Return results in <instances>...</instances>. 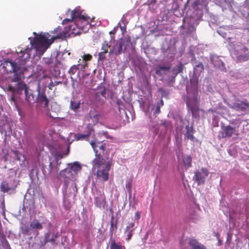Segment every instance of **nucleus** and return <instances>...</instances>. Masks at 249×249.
<instances>
[{
    "mask_svg": "<svg viewBox=\"0 0 249 249\" xmlns=\"http://www.w3.org/2000/svg\"><path fill=\"white\" fill-rule=\"evenodd\" d=\"M71 175V173L70 172V171L65 169L60 172L58 177L63 178L64 179L65 187L66 188V194L69 193V194H71V195H72L73 196H75L77 193L76 183L74 182L73 181L68 182V180L67 179V178H69L70 177V176Z\"/></svg>",
    "mask_w": 249,
    "mask_h": 249,
    "instance_id": "3",
    "label": "nucleus"
},
{
    "mask_svg": "<svg viewBox=\"0 0 249 249\" xmlns=\"http://www.w3.org/2000/svg\"><path fill=\"white\" fill-rule=\"evenodd\" d=\"M108 47H109L108 45L107 44V43L105 42L102 45V49L103 52H105L106 53L107 52V49H108Z\"/></svg>",
    "mask_w": 249,
    "mask_h": 249,
    "instance_id": "39",
    "label": "nucleus"
},
{
    "mask_svg": "<svg viewBox=\"0 0 249 249\" xmlns=\"http://www.w3.org/2000/svg\"><path fill=\"white\" fill-rule=\"evenodd\" d=\"M0 241L3 249H11L10 245L4 236H2L0 237Z\"/></svg>",
    "mask_w": 249,
    "mask_h": 249,
    "instance_id": "27",
    "label": "nucleus"
},
{
    "mask_svg": "<svg viewBox=\"0 0 249 249\" xmlns=\"http://www.w3.org/2000/svg\"><path fill=\"white\" fill-rule=\"evenodd\" d=\"M204 68L203 66L201 63H199L194 68V73L196 75H199L200 73L203 71Z\"/></svg>",
    "mask_w": 249,
    "mask_h": 249,
    "instance_id": "30",
    "label": "nucleus"
},
{
    "mask_svg": "<svg viewBox=\"0 0 249 249\" xmlns=\"http://www.w3.org/2000/svg\"><path fill=\"white\" fill-rule=\"evenodd\" d=\"M186 136L187 138V139H190L191 140H193L194 137H193V135L192 134V130L191 129L190 130L189 129H188V130L186 132Z\"/></svg>",
    "mask_w": 249,
    "mask_h": 249,
    "instance_id": "35",
    "label": "nucleus"
},
{
    "mask_svg": "<svg viewBox=\"0 0 249 249\" xmlns=\"http://www.w3.org/2000/svg\"><path fill=\"white\" fill-rule=\"evenodd\" d=\"M57 235L53 233L51 236L50 233H47L45 236L46 242H51L52 244L55 243Z\"/></svg>",
    "mask_w": 249,
    "mask_h": 249,
    "instance_id": "26",
    "label": "nucleus"
},
{
    "mask_svg": "<svg viewBox=\"0 0 249 249\" xmlns=\"http://www.w3.org/2000/svg\"><path fill=\"white\" fill-rule=\"evenodd\" d=\"M69 147H68L67 149L66 152L64 153L62 150L59 149L57 150L56 151L53 152L52 155L54 156L55 159L56 160L57 166L54 167L53 165V162L50 161L49 164V173L50 174H52L53 172H57L59 170V168L58 166H59L61 161H59V160L63 158L64 156H66L69 153Z\"/></svg>",
    "mask_w": 249,
    "mask_h": 249,
    "instance_id": "4",
    "label": "nucleus"
},
{
    "mask_svg": "<svg viewBox=\"0 0 249 249\" xmlns=\"http://www.w3.org/2000/svg\"><path fill=\"white\" fill-rule=\"evenodd\" d=\"M43 228V223L37 219L30 222L29 227L25 226L22 228V233L26 235H30L32 230H40Z\"/></svg>",
    "mask_w": 249,
    "mask_h": 249,
    "instance_id": "6",
    "label": "nucleus"
},
{
    "mask_svg": "<svg viewBox=\"0 0 249 249\" xmlns=\"http://www.w3.org/2000/svg\"><path fill=\"white\" fill-rule=\"evenodd\" d=\"M123 51V49L120 45L119 42H115L114 45L111 47L109 53H114L115 55L120 54Z\"/></svg>",
    "mask_w": 249,
    "mask_h": 249,
    "instance_id": "18",
    "label": "nucleus"
},
{
    "mask_svg": "<svg viewBox=\"0 0 249 249\" xmlns=\"http://www.w3.org/2000/svg\"><path fill=\"white\" fill-rule=\"evenodd\" d=\"M163 101L161 100V105L163 106Z\"/></svg>",
    "mask_w": 249,
    "mask_h": 249,
    "instance_id": "46",
    "label": "nucleus"
},
{
    "mask_svg": "<svg viewBox=\"0 0 249 249\" xmlns=\"http://www.w3.org/2000/svg\"><path fill=\"white\" fill-rule=\"evenodd\" d=\"M170 69L169 66H160L156 70V73L159 75L165 74L166 71Z\"/></svg>",
    "mask_w": 249,
    "mask_h": 249,
    "instance_id": "23",
    "label": "nucleus"
},
{
    "mask_svg": "<svg viewBox=\"0 0 249 249\" xmlns=\"http://www.w3.org/2000/svg\"><path fill=\"white\" fill-rule=\"evenodd\" d=\"M60 28L59 27L56 28L53 31H52V33L53 34L58 33L59 32V31L60 30Z\"/></svg>",
    "mask_w": 249,
    "mask_h": 249,
    "instance_id": "43",
    "label": "nucleus"
},
{
    "mask_svg": "<svg viewBox=\"0 0 249 249\" xmlns=\"http://www.w3.org/2000/svg\"><path fill=\"white\" fill-rule=\"evenodd\" d=\"M208 176L207 170L205 168H202L200 171L195 172L193 179L195 180L198 184H200L204 182L205 179Z\"/></svg>",
    "mask_w": 249,
    "mask_h": 249,
    "instance_id": "9",
    "label": "nucleus"
},
{
    "mask_svg": "<svg viewBox=\"0 0 249 249\" xmlns=\"http://www.w3.org/2000/svg\"><path fill=\"white\" fill-rule=\"evenodd\" d=\"M69 165L70 166L71 169L75 173L81 169V166L78 162H74L73 163L69 164Z\"/></svg>",
    "mask_w": 249,
    "mask_h": 249,
    "instance_id": "24",
    "label": "nucleus"
},
{
    "mask_svg": "<svg viewBox=\"0 0 249 249\" xmlns=\"http://www.w3.org/2000/svg\"><path fill=\"white\" fill-rule=\"evenodd\" d=\"M88 18H89L88 16H82L79 19H75L74 21H73V20H71V24L69 26V30L71 31L72 33H77V32H75L76 31V28L80 29V28L83 27V26L80 25V22H84V25L89 26Z\"/></svg>",
    "mask_w": 249,
    "mask_h": 249,
    "instance_id": "7",
    "label": "nucleus"
},
{
    "mask_svg": "<svg viewBox=\"0 0 249 249\" xmlns=\"http://www.w3.org/2000/svg\"><path fill=\"white\" fill-rule=\"evenodd\" d=\"M60 111L59 106L55 103H53L51 105V109H49L47 113L51 117L53 118H57V113Z\"/></svg>",
    "mask_w": 249,
    "mask_h": 249,
    "instance_id": "15",
    "label": "nucleus"
},
{
    "mask_svg": "<svg viewBox=\"0 0 249 249\" xmlns=\"http://www.w3.org/2000/svg\"><path fill=\"white\" fill-rule=\"evenodd\" d=\"M134 223L133 222H130L128 224V225L126 226V228L130 229V230H134Z\"/></svg>",
    "mask_w": 249,
    "mask_h": 249,
    "instance_id": "40",
    "label": "nucleus"
},
{
    "mask_svg": "<svg viewBox=\"0 0 249 249\" xmlns=\"http://www.w3.org/2000/svg\"><path fill=\"white\" fill-rule=\"evenodd\" d=\"M133 231V230H130L126 228L125 229L124 233L127 236V238H126V241H128L130 240L132 236V232Z\"/></svg>",
    "mask_w": 249,
    "mask_h": 249,
    "instance_id": "32",
    "label": "nucleus"
},
{
    "mask_svg": "<svg viewBox=\"0 0 249 249\" xmlns=\"http://www.w3.org/2000/svg\"><path fill=\"white\" fill-rule=\"evenodd\" d=\"M0 189L3 193H8L11 188L6 181H3L0 184Z\"/></svg>",
    "mask_w": 249,
    "mask_h": 249,
    "instance_id": "25",
    "label": "nucleus"
},
{
    "mask_svg": "<svg viewBox=\"0 0 249 249\" xmlns=\"http://www.w3.org/2000/svg\"><path fill=\"white\" fill-rule=\"evenodd\" d=\"M106 53V52H103V51L102 52H100L98 55V60H102L104 59L105 58V53Z\"/></svg>",
    "mask_w": 249,
    "mask_h": 249,
    "instance_id": "37",
    "label": "nucleus"
},
{
    "mask_svg": "<svg viewBox=\"0 0 249 249\" xmlns=\"http://www.w3.org/2000/svg\"><path fill=\"white\" fill-rule=\"evenodd\" d=\"M97 93H99L100 95L104 96L106 94V90L105 89H103L99 92H97Z\"/></svg>",
    "mask_w": 249,
    "mask_h": 249,
    "instance_id": "42",
    "label": "nucleus"
},
{
    "mask_svg": "<svg viewBox=\"0 0 249 249\" xmlns=\"http://www.w3.org/2000/svg\"><path fill=\"white\" fill-rule=\"evenodd\" d=\"M247 51H248V49H247V48L244 47V48H243V51L244 52V53H246V52H247Z\"/></svg>",
    "mask_w": 249,
    "mask_h": 249,
    "instance_id": "45",
    "label": "nucleus"
},
{
    "mask_svg": "<svg viewBox=\"0 0 249 249\" xmlns=\"http://www.w3.org/2000/svg\"><path fill=\"white\" fill-rule=\"evenodd\" d=\"M80 102L75 100H71L70 102V108L76 111L80 107Z\"/></svg>",
    "mask_w": 249,
    "mask_h": 249,
    "instance_id": "28",
    "label": "nucleus"
},
{
    "mask_svg": "<svg viewBox=\"0 0 249 249\" xmlns=\"http://www.w3.org/2000/svg\"><path fill=\"white\" fill-rule=\"evenodd\" d=\"M110 249H125V247L124 246H123L120 244H117L115 242V240H113L111 241Z\"/></svg>",
    "mask_w": 249,
    "mask_h": 249,
    "instance_id": "29",
    "label": "nucleus"
},
{
    "mask_svg": "<svg viewBox=\"0 0 249 249\" xmlns=\"http://www.w3.org/2000/svg\"><path fill=\"white\" fill-rule=\"evenodd\" d=\"M182 161L184 166L186 168H188L191 166L192 158L189 155H183L182 156Z\"/></svg>",
    "mask_w": 249,
    "mask_h": 249,
    "instance_id": "22",
    "label": "nucleus"
},
{
    "mask_svg": "<svg viewBox=\"0 0 249 249\" xmlns=\"http://www.w3.org/2000/svg\"><path fill=\"white\" fill-rule=\"evenodd\" d=\"M186 104L188 108L193 113L197 105V101L196 98L193 99H189L186 102Z\"/></svg>",
    "mask_w": 249,
    "mask_h": 249,
    "instance_id": "20",
    "label": "nucleus"
},
{
    "mask_svg": "<svg viewBox=\"0 0 249 249\" xmlns=\"http://www.w3.org/2000/svg\"><path fill=\"white\" fill-rule=\"evenodd\" d=\"M79 66V64L77 65H73L71 67L70 70H69V73L71 74H74L77 70L78 69V67Z\"/></svg>",
    "mask_w": 249,
    "mask_h": 249,
    "instance_id": "34",
    "label": "nucleus"
},
{
    "mask_svg": "<svg viewBox=\"0 0 249 249\" xmlns=\"http://www.w3.org/2000/svg\"><path fill=\"white\" fill-rule=\"evenodd\" d=\"M153 2L155 3V0H153Z\"/></svg>",
    "mask_w": 249,
    "mask_h": 249,
    "instance_id": "47",
    "label": "nucleus"
},
{
    "mask_svg": "<svg viewBox=\"0 0 249 249\" xmlns=\"http://www.w3.org/2000/svg\"><path fill=\"white\" fill-rule=\"evenodd\" d=\"M106 199L104 195L101 192L97 193L96 196L95 198V205L101 208H104L106 205Z\"/></svg>",
    "mask_w": 249,
    "mask_h": 249,
    "instance_id": "13",
    "label": "nucleus"
},
{
    "mask_svg": "<svg viewBox=\"0 0 249 249\" xmlns=\"http://www.w3.org/2000/svg\"><path fill=\"white\" fill-rule=\"evenodd\" d=\"M211 61L213 65L218 69L223 70L224 69V64L219 57L216 55L211 56Z\"/></svg>",
    "mask_w": 249,
    "mask_h": 249,
    "instance_id": "16",
    "label": "nucleus"
},
{
    "mask_svg": "<svg viewBox=\"0 0 249 249\" xmlns=\"http://www.w3.org/2000/svg\"><path fill=\"white\" fill-rule=\"evenodd\" d=\"M134 217H135V219L136 220H138V219H140V214L139 212H137L135 213Z\"/></svg>",
    "mask_w": 249,
    "mask_h": 249,
    "instance_id": "41",
    "label": "nucleus"
},
{
    "mask_svg": "<svg viewBox=\"0 0 249 249\" xmlns=\"http://www.w3.org/2000/svg\"><path fill=\"white\" fill-rule=\"evenodd\" d=\"M188 248L189 249H205L203 245L199 244L197 240L193 239L189 240Z\"/></svg>",
    "mask_w": 249,
    "mask_h": 249,
    "instance_id": "17",
    "label": "nucleus"
},
{
    "mask_svg": "<svg viewBox=\"0 0 249 249\" xmlns=\"http://www.w3.org/2000/svg\"><path fill=\"white\" fill-rule=\"evenodd\" d=\"M160 105H158L157 106V107H156V109L155 110V111L157 113H159L160 112Z\"/></svg>",
    "mask_w": 249,
    "mask_h": 249,
    "instance_id": "44",
    "label": "nucleus"
},
{
    "mask_svg": "<svg viewBox=\"0 0 249 249\" xmlns=\"http://www.w3.org/2000/svg\"><path fill=\"white\" fill-rule=\"evenodd\" d=\"M91 145L92 146L94 151L96 155H97V148H98L99 149L104 151L105 149V146L100 142H96V141H91L90 142Z\"/></svg>",
    "mask_w": 249,
    "mask_h": 249,
    "instance_id": "19",
    "label": "nucleus"
},
{
    "mask_svg": "<svg viewBox=\"0 0 249 249\" xmlns=\"http://www.w3.org/2000/svg\"><path fill=\"white\" fill-rule=\"evenodd\" d=\"M20 89L24 90L25 95V100L29 104L34 103L36 101L35 96L34 95L33 91L27 85L23 83H19Z\"/></svg>",
    "mask_w": 249,
    "mask_h": 249,
    "instance_id": "8",
    "label": "nucleus"
},
{
    "mask_svg": "<svg viewBox=\"0 0 249 249\" xmlns=\"http://www.w3.org/2000/svg\"><path fill=\"white\" fill-rule=\"evenodd\" d=\"M71 18H66L63 20L62 23L63 24H66L72 20H75V19H79L81 17L85 16V15H81V10L78 8H75L72 12L71 14Z\"/></svg>",
    "mask_w": 249,
    "mask_h": 249,
    "instance_id": "14",
    "label": "nucleus"
},
{
    "mask_svg": "<svg viewBox=\"0 0 249 249\" xmlns=\"http://www.w3.org/2000/svg\"><path fill=\"white\" fill-rule=\"evenodd\" d=\"M83 59L84 61H89L91 58L92 56L89 54H85L83 56Z\"/></svg>",
    "mask_w": 249,
    "mask_h": 249,
    "instance_id": "38",
    "label": "nucleus"
},
{
    "mask_svg": "<svg viewBox=\"0 0 249 249\" xmlns=\"http://www.w3.org/2000/svg\"><path fill=\"white\" fill-rule=\"evenodd\" d=\"M113 226V223H111V226Z\"/></svg>",
    "mask_w": 249,
    "mask_h": 249,
    "instance_id": "48",
    "label": "nucleus"
},
{
    "mask_svg": "<svg viewBox=\"0 0 249 249\" xmlns=\"http://www.w3.org/2000/svg\"><path fill=\"white\" fill-rule=\"evenodd\" d=\"M38 91V97L36 98V101L38 103L41 104L43 105V107L46 109L48 108V100L46 96L40 92V84H38L37 86Z\"/></svg>",
    "mask_w": 249,
    "mask_h": 249,
    "instance_id": "12",
    "label": "nucleus"
},
{
    "mask_svg": "<svg viewBox=\"0 0 249 249\" xmlns=\"http://www.w3.org/2000/svg\"><path fill=\"white\" fill-rule=\"evenodd\" d=\"M89 135H90L89 132L88 134H78L75 135V138L77 141H79V140L85 139L86 138H88L89 136Z\"/></svg>",
    "mask_w": 249,
    "mask_h": 249,
    "instance_id": "31",
    "label": "nucleus"
},
{
    "mask_svg": "<svg viewBox=\"0 0 249 249\" xmlns=\"http://www.w3.org/2000/svg\"><path fill=\"white\" fill-rule=\"evenodd\" d=\"M94 168H97L96 176L99 178L107 181L108 179V171L110 170V164L100 157H97L93 161Z\"/></svg>",
    "mask_w": 249,
    "mask_h": 249,
    "instance_id": "2",
    "label": "nucleus"
},
{
    "mask_svg": "<svg viewBox=\"0 0 249 249\" xmlns=\"http://www.w3.org/2000/svg\"><path fill=\"white\" fill-rule=\"evenodd\" d=\"M195 19L188 17H185L183 20V26L186 28L189 32H192L195 30Z\"/></svg>",
    "mask_w": 249,
    "mask_h": 249,
    "instance_id": "10",
    "label": "nucleus"
},
{
    "mask_svg": "<svg viewBox=\"0 0 249 249\" xmlns=\"http://www.w3.org/2000/svg\"><path fill=\"white\" fill-rule=\"evenodd\" d=\"M120 45L123 49L125 50L128 47L131 45L130 39L129 38H122L119 41Z\"/></svg>",
    "mask_w": 249,
    "mask_h": 249,
    "instance_id": "21",
    "label": "nucleus"
},
{
    "mask_svg": "<svg viewBox=\"0 0 249 249\" xmlns=\"http://www.w3.org/2000/svg\"><path fill=\"white\" fill-rule=\"evenodd\" d=\"M238 60L239 61H246L249 60V55L246 53L245 55H240L238 56Z\"/></svg>",
    "mask_w": 249,
    "mask_h": 249,
    "instance_id": "33",
    "label": "nucleus"
},
{
    "mask_svg": "<svg viewBox=\"0 0 249 249\" xmlns=\"http://www.w3.org/2000/svg\"><path fill=\"white\" fill-rule=\"evenodd\" d=\"M228 106L237 111H249V102L246 99L243 101L237 100L234 103H228Z\"/></svg>",
    "mask_w": 249,
    "mask_h": 249,
    "instance_id": "5",
    "label": "nucleus"
},
{
    "mask_svg": "<svg viewBox=\"0 0 249 249\" xmlns=\"http://www.w3.org/2000/svg\"><path fill=\"white\" fill-rule=\"evenodd\" d=\"M238 135L237 131L235 128L232 127L230 125H227L223 127L222 132H221V137L223 138L225 137H230L233 135Z\"/></svg>",
    "mask_w": 249,
    "mask_h": 249,
    "instance_id": "11",
    "label": "nucleus"
},
{
    "mask_svg": "<svg viewBox=\"0 0 249 249\" xmlns=\"http://www.w3.org/2000/svg\"><path fill=\"white\" fill-rule=\"evenodd\" d=\"M88 17L89 18H88V20L89 22V17ZM80 25L83 26L82 28H80V29H81V30H84V28H85L86 29H89L90 27V25L89 23V26L87 25H84V22H80Z\"/></svg>",
    "mask_w": 249,
    "mask_h": 249,
    "instance_id": "36",
    "label": "nucleus"
},
{
    "mask_svg": "<svg viewBox=\"0 0 249 249\" xmlns=\"http://www.w3.org/2000/svg\"><path fill=\"white\" fill-rule=\"evenodd\" d=\"M35 36L33 40H30L31 48H27L23 51L22 50L18 51L17 50V53L18 58L15 61L8 59L4 61L3 68L7 72H14V75L12 81L19 82L23 77L24 73L27 71L24 66L26 61L29 59L31 55V52L34 48L36 52L39 55H42L49 46L53 43L55 38H60L61 36L57 35L56 37H51L48 33H41L37 34L34 32Z\"/></svg>",
    "mask_w": 249,
    "mask_h": 249,
    "instance_id": "1",
    "label": "nucleus"
}]
</instances>
